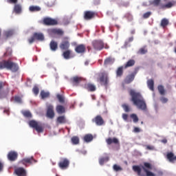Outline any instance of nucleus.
Listing matches in <instances>:
<instances>
[{"label": "nucleus", "instance_id": "nucleus-47", "mask_svg": "<svg viewBox=\"0 0 176 176\" xmlns=\"http://www.w3.org/2000/svg\"><path fill=\"white\" fill-rule=\"evenodd\" d=\"M158 91L161 96H164V93L166 91L164 90V87H163V85L158 86Z\"/></svg>", "mask_w": 176, "mask_h": 176}, {"label": "nucleus", "instance_id": "nucleus-32", "mask_svg": "<svg viewBox=\"0 0 176 176\" xmlns=\"http://www.w3.org/2000/svg\"><path fill=\"white\" fill-rule=\"evenodd\" d=\"M135 65V60L134 59H130L126 62V63L124 65V68H129L130 67H133V65Z\"/></svg>", "mask_w": 176, "mask_h": 176}, {"label": "nucleus", "instance_id": "nucleus-62", "mask_svg": "<svg viewBox=\"0 0 176 176\" xmlns=\"http://www.w3.org/2000/svg\"><path fill=\"white\" fill-rule=\"evenodd\" d=\"M4 113H7L8 115H9V110L8 109H6L3 111Z\"/></svg>", "mask_w": 176, "mask_h": 176}, {"label": "nucleus", "instance_id": "nucleus-19", "mask_svg": "<svg viewBox=\"0 0 176 176\" xmlns=\"http://www.w3.org/2000/svg\"><path fill=\"white\" fill-rule=\"evenodd\" d=\"M57 124H65L67 123V118L65 116H60L56 118Z\"/></svg>", "mask_w": 176, "mask_h": 176}, {"label": "nucleus", "instance_id": "nucleus-15", "mask_svg": "<svg viewBox=\"0 0 176 176\" xmlns=\"http://www.w3.org/2000/svg\"><path fill=\"white\" fill-rule=\"evenodd\" d=\"M36 160L34 159V157L23 158L20 161V163L23 164L24 166H27L28 164H32V163H36Z\"/></svg>", "mask_w": 176, "mask_h": 176}, {"label": "nucleus", "instance_id": "nucleus-23", "mask_svg": "<svg viewBox=\"0 0 176 176\" xmlns=\"http://www.w3.org/2000/svg\"><path fill=\"white\" fill-rule=\"evenodd\" d=\"M134 78H135V74H134V73L128 75L124 79V83H126V85L131 83V82L134 80Z\"/></svg>", "mask_w": 176, "mask_h": 176}, {"label": "nucleus", "instance_id": "nucleus-51", "mask_svg": "<svg viewBox=\"0 0 176 176\" xmlns=\"http://www.w3.org/2000/svg\"><path fill=\"white\" fill-rule=\"evenodd\" d=\"M14 101L16 102H19V104H21V98L20 96H15Z\"/></svg>", "mask_w": 176, "mask_h": 176}, {"label": "nucleus", "instance_id": "nucleus-14", "mask_svg": "<svg viewBox=\"0 0 176 176\" xmlns=\"http://www.w3.org/2000/svg\"><path fill=\"white\" fill-rule=\"evenodd\" d=\"M7 157L10 162H15L19 157V154L16 151H11L8 153Z\"/></svg>", "mask_w": 176, "mask_h": 176}, {"label": "nucleus", "instance_id": "nucleus-60", "mask_svg": "<svg viewBox=\"0 0 176 176\" xmlns=\"http://www.w3.org/2000/svg\"><path fill=\"white\" fill-rule=\"evenodd\" d=\"M2 170H3V164L0 162V173L2 171Z\"/></svg>", "mask_w": 176, "mask_h": 176}, {"label": "nucleus", "instance_id": "nucleus-41", "mask_svg": "<svg viewBox=\"0 0 176 176\" xmlns=\"http://www.w3.org/2000/svg\"><path fill=\"white\" fill-rule=\"evenodd\" d=\"M29 10H30V12H39L41 10V8L39 6H31L29 8Z\"/></svg>", "mask_w": 176, "mask_h": 176}, {"label": "nucleus", "instance_id": "nucleus-16", "mask_svg": "<svg viewBox=\"0 0 176 176\" xmlns=\"http://www.w3.org/2000/svg\"><path fill=\"white\" fill-rule=\"evenodd\" d=\"M92 122L96 123V126H102L105 122L101 116H96L94 119L92 120Z\"/></svg>", "mask_w": 176, "mask_h": 176}, {"label": "nucleus", "instance_id": "nucleus-9", "mask_svg": "<svg viewBox=\"0 0 176 176\" xmlns=\"http://www.w3.org/2000/svg\"><path fill=\"white\" fill-rule=\"evenodd\" d=\"M99 80L100 82V85L102 86H108V83L109 82V80L108 78V74L106 72H102L99 75Z\"/></svg>", "mask_w": 176, "mask_h": 176}, {"label": "nucleus", "instance_id": "nucleus-27", "mask_svg": "<svg viewBox=\"0 0 176 176\" xmlns=\"http://www.w3.org/2000/svg\"><path fill=\"white\" fill-rule=\"evenodd\" d=\"M58 19H52L50 17H45L43 19V23H58Z\"/></svg>", "mask_w": 176, "mask_h": 176}, {"label": "nucleus", "instance_id": "nucleus-56", "mask_svg": "<svg viewBox=\"0 0 176 176\" xmlns=\"http://www.w3.org/2000/svg\"><path fill=\"white\" fill-rule=\"evenodd\" d=\"M18 0H7L8 3H16Z\"/></svg>", "mask_w": 176, "mask_h": 176}, {"label": "nucleus", "instance_id": "nucleus-6", "mask_svg": "<svg viewBox=\"0 0 176 176\" xmlns=\"http://www.w3.org/2000/svg\"><path fill=\"white\" fill-rule=\"evenodd\" d=\"M5 82L0 81V100L6 98L9 94V88L7 87L6 89H3L5 86Z\"/></svg>", "mask_w": 176, "mask_h": 176}, {"label": "nucleus", "instance_id": "nucleus-34", "mask_svg": "<svg viewBox=\"0 0 176 176\" xmlns=\"http://www.w3.org/2000/svg\"><path fill=\"white\" fill-rule=\"evenodd\" d=\"M123 66L118 67L116 70V77L121 78L123 76Z\"/></svg>", "mask_w": 176, "mask_h": 176}, {"label": "nucleus", "instance_id": "nucleus-37", "mask_svg": "<svg viewBox=\"0 0 176 176\" xmlns=\"http://www.w3.org/2000/svg\"><path fill=\"white\" fill-rule=\"evenodd\" d=\"M14 34V31H13V30H10L4 32V36H6V38H10V36H13Z\"/></svg>", "mask_w": 176, "mask_h": 176}, {"label": "nucleus", "instance_id": "nucleus-59", "mask_svg": "<svg viewBox=\"0 0 176 176\" xmlns=\"http://www.w3.org/2000/svg\"><path fill=\"white\" fill-rule=\"evenodd\" d=\"M168 19L164 18L162 21L161 23H168Z\"/></svg>", "mask_w": 176, "mask_h": 176}, {"label": "nucleus", "instance_id": "nucleus-13", "mask_svg": "<svg viewBox=\"0 0 176 176\" xmlns=\"http://www.w3.org/2000/svg\"><path fill=\"white\" fill-rule=\"evenodd\" d=\"M96 15L97 14H96L95 12L85 11L84 12L83 18L85 20H93V19H94V17H96Z\"/></svg>", "mask_w": 176, "mask_h": 176}, {"label": "nucleus", "instance_id": "nucleus-2", "mask_svg": "<svg viewBox=\"0 0 176 176\" xmlns=\"http://www.w3.org/2000/svg\"><path fill=\"white\" fill-rule=\"evenodd\" d=\"M10 69L12 72H17L19 71V65L17 63L12 62L11 60L0 61V69Z\"/></svg>", "mask_w": 176, "mask_h": 176}, {"label": "nucleus", "instance_id": "nucleus-39", "mask_svg": "<svg viewBox=\"0 0 176 176\" xmlns=\"http://www.w3.org/2000/svg\"><path fill=\"white\" fill-rule=\"evenodd\" d=\"M14 11L16 14H20L21 13V6L16 4L14 7Z\"/></svg>", "mask_w": 176, "mask_h": 176}, {"label": "nucleus", "instance_id": "nucleus-29", "mask_svg": "<svg viewBox=\"0 0 176 176\" xmlns=\"http://www.w3.org/2000/svg\"><path fill=\"white\" fill-rule=\"evenodd\" d=\"M133 170L135 171V173H137L138 176H145V175L141 173V167L140 166H133Z\"/></svg>", "mask_w": 176, "mask_h": 176}, {"label": "nucleus", "instance_id": "nucleus-49", "mask_svg": "<svg viewBox=\"0 0 176 176\" xmlns=\"http://www.w3.org/2000/svg\"><path fill=\"white\" fill-rule=\"evenodd\" d=\"M113 170H114V171H122V170H123V168H122V167L119 166L118 164H114Z\"/></svg>", "mask_w": 176, "mask_h": 176}, {"label": "nucleus", "instance_id": "nucleus-26", "mask_svg": "<svg viewBox=\"0 0 176 176\" xmlns=\"http://www.w3.org/2000/svg\"><path fill=\"white\" fill-rule=\"evenodd\" d=\"M63 51V56L64 58H65V60H69L72 51L71 50H65Z\"/></svg>", "mask_w": 176, "mask_h": 176}, {"label": "nucleus", "instance_id": "nucleus-33", "mask_svg": "<svg viewBox=\"0 0 176 176\" xmlns=\"http://www.w3.org/2000/svg\"><path fill=\"white\" fill-rule=\"evenodd\" d=\"M21 113L25 118H28V119L32 118V113L28 110L22 111Z\"/></svg>", "mask_w": 176, "mask_h": 176}, {"label": "nucleus", "instance_id": "nucleus-22", "mask_svg": "<svg viewBox=\"0 0 176 176\" xmlns=\"http://www.w3.org/2000/svg\"><path fill=\"white\" fill-rule=\"evenodd\" d=\"M56 111L58 115H63V113H65V107L61 104H57L56 107Z\"/></svg>", "mask_w": 176, "mask_h": 176}, {"label": "nucleus", "instance_id": "nucleus-57", "mask_svg": "<svg viewBox=\"0 0 176 176\" xmlns=\"http://www.w3.org/2000/svg\"><path fill=\"white\" fill-rule=\"evenodd\" d=\"M45 25H56L57 23H44Z\"/></svg>", "mask_w": 176, "mask_h": 176}, {"label": "nucleus", "instance_id": "nucleus-46", "mask_svg": "<svg viewBox=\"0 0 176 176\" xmlns=\"http://www.w3.org/2000/svg\"><path fill=\"white\" fill-rule=\"evenodd\" d=\"M108 160H109V157H101L99 160V163L101 166H102V164H104L105 162H108Z\"/></svg>", "mask_w": 176, "mask_h": 176}, {"label": "nucleus", "instance_id": "nucleus-30", "mask_svg": "<svg viewBox=\"0 0 176 176\" xmlns=\"http://www.w3.org/2000/svg\"><path fill=\"white\" fill-rule=\"evenodd\" d=\"M40 96L42 100H45V98H49V97H50V93H49V91H45L44 90H42L41 91Z\"/></svg>", "mask_w": 176, "mask_h": 176}, {"label": "nucleus", "instance_id": "nucleus-48", "mask_svg": "<svg viewBox=\"0 0 176 176\" xmlns=\"http://www.w3.org/2000/svg\"><path fill=\"white\" fill-rule=\"evenodd\" d=\"M32 91L35 96H38V94H39V87H38V86H34L32 89Z\"/></svg>", "mask_w": 176, "mask_h": 176}, {"label": "nucleus", "instance_id": "nucleus-18", "mask_svg": "<svg viewBox=\"0 0 176 176\" xmlns=\"http://www.w3.org/2000/svg\"><path fill=\"white\" fill-rule=\"evenodd\" d=\"M17 176H27V171L23 168H17L14 170Z\"/></svg>", "mask_w": 176, "mask_h": 176}, {"label": "nucleus", "instance_id": "nucleus-40", "mask_svg": "<svg viewBox=\"0 0 176 176\" xmlns=\"http://www.w3.org/2000/svg\"><path fill=\"white\" fill-rule=\"evenodd\" d=\"M146 53H148V49H146V46L140 48L138 52V54H146Z\"/></svg>", "mask_w": 176, "mask_h": 176}, {"label": "nucleus", "instance_id": "nucleus-7", "mask_svg": "<svg viewBox=\"0 0 176 176\" xmlns=\"http://www.w3.org/2000/svg\"><path fill=\"white\" fill-rule=\"evenodd\" d=\"M71 46V44L69 43V40H68V38L65 37L63 38L62 41L59 44V47L62 52H64V50H69V47Z\"/></svg>", "mask_w": 176, "mask_h": 176}, {"label": "nucleus", "instance_id": "nucleus-35", "mask_svg": "<svg viewBox=\"0 0 176 176\" xmlns=\"http://www.w3.org/2000/svg\"><path fill=\"white\" fill-rule=\"evenodd\" d=\"M72 83L74 85H78L82 82V78L78 77V76H74L71 79Z\"/></svg>", "mask_w": 176, "mask_h": 176}, {"label": "nucleus", "instance_id": "nucleus-4", "mask_svg": "<svg viewBox=\"0 0 176 176\" xmlns=\"http://www.w3.org/2000/svg\"><path fill=\"white\" fill-rule=\"evenodd\" d=\"M28 124L32 129H35L38 133H43V126H42V124L36 122V120H32L29 121Z\"/></svg>", "mask_w": 176, "mask_h": 176}, {"label": "nucleus", "instance_id": "nucleus-58", "mask_svg": "<svg viewBox=\"0 0 176 176\" xmlns=\"http://www.w3.org/2000/svg\"><path fill=\"white\" fill-rule=\"evenodd\" d=\"M133 131H134V133H140V131H141V130L138 127H135L133 129Z\"/></svg>", "mask_w": 176, "mask_h": 176}, {"label": "nucleus", "instance_id": "nucleus-53", "mask_svg": "<svg viewBox=\"0 0 176 176\" xmlns=\"http://www.w3.org/2000/svg\"><path fill=\"white\" fill-rule=\"evenodd\" d=\"M147 151H154L155 150V146H150V145H147L146 146Z\"/></svg>", "mask_w": 176, "mask_h": 176}, {"label": "nucleus", "instance_id": "nucleus-28", "mask_svg": "<svg viewBox=\"0 0 176 176\" xmlns=\"http://www.w3.org/2000/svg\"><path fill=\"white\" fill-rule=\"evenodd\" d=\"M85 89L88 91H96V85L91 83H88L85 85Z\"/></svg>", "mask_w": 176, "mask_h": 176}, {"label": "nucleus", "instance_id": "nucleus-54", "mask_svg": "<svg viewBox=\"0 0 176 176\" xmlns=\"http://www.w3.org/2000/svg\"><path fill=\"white\" fill-rule=\"evenodd\" d=\"M168 25V23H161L160 26L162 27V28H166V27Z\"/></svg>", "mask_w": 176, "mask_h": 176}, {"label": "nucleus", "instance_id": "nucleus-21", "mask_svg": "<svg viewBox=\"0 0 176 176\" xmlns=\"http://www.w3.org/2000/svg\"><path fill=\"white\" fill-rule=\"evenodd\" d=\"M52 34L54 35H58L59 36H63L64 35V31L61 29L53 28L50 30Z\"/></svg>", "mask_w": 176, "mask_h": 176}, {"label": "nucleus", "instance_id": "nucleus-17", "mask_svg": "<svg viewBox=\"0 0 176 176\" xmlns=\"http://www.w3.org/2000/svg\"><path fill=\"white\" fill-rule=\"evenodd\" d=\"M75 52L78 54H83L86 52V45L81 44L75 47Z\"/></svg>", "mask_w": 176, "mask_h": 176}, {"label": "nucleus", "instance_id": "nucleus-20", "mask_svg": "<svg viewBox=\"0 0 176 176\" xmlns=\"http://www.w3.org/2000/svg\"><path fill=\"white\" fill-rule=\"evenodd\" d=\"M106 142L107 145H111L112 144H115L116 145L119 144V140L116 138H109L106 140Z\"/></svg>", "mask_w": 176, "mask_h": 176}, {"label": "nucleus", "instance_id": "nucleus-1", "mask_svg": "<svg viewBox=\"0 0 176 176\" xmlns=\"http://www.w3.org/2000/svg\"><path fill=\"white\" fill-rule=\"evenodd\" d=\"M129 94L131 97V101H132L133 105H135L141 111H146V103L140 92H135V91L131 89Z\"/></svg>", "mask_w": 176, "mask_h": 176}, {"label": "nucleus", "instance_id": "nucleus-10", "mask_svg": "<svg viewBox=\"0 0 176 176\" xmlns=\"http://www.w3.org/2000/svg\"><path fill=\"white\" fill-rule=\"evenodd\" d=\"M54 106L52 104L47 105V118L50 119H53L54 118Z\"/></svg>", "mask_w": 176, "mask_h": 176}, {"label": "nucleus", "instance_id": "nucleus-36", "mask_svg": "<svg viewBox=\"0 0 176 176\" xmlns=\"http://www.w3.org/2000/svg\"><path fill=\"white\" fill-rule=\"evenodd\" d=\"M93 135L91 134H87L84 136V141L85 142H91L93 141Z\"/></svg>", "mask_w": 176, "mask_h": 176}, {"label": "nucleus", "instance_id": "nucleus-5", "mask_svg": "<svg viewBox=\"0 0 176 176\" xmlns=\"http://www.w3.org/2000/svg\"><path fill=\"white\" fill-rule=\"evenodd\" d=\"M142 170L146 173V176H156V174L152 173L149 170H152V164L144 162V166H142Z\"/></svg>", "mask_w": 176, "mask_h": 176}, {"label": "nucleus", "instance_id": "nucleus-52", "mask_svg": "<svg viewBox=\"0 0 176 176\" xmlns=\"http://www.w3.org/2000/svg\"><path fill=\"white\" fill-rule=\"evenodd\" d=\"M160 101L163 103V104H166V102H167L168 101V99L167 98H164V97H162L160 98Z\"/></svg>", "mask_w": 176, "mask_h": 176}, {"label": "nucleus", "instance_id": "nucleus-12", "mask_svg": "<svg viewBox=\"0 0 176 176\" xmlns=\"http://www.w3.org/2000/svg\"><path fill=\"white\" fill-rule=\"evenodd\" d=\"M92 45L95 50H102L104 49V43L102 41L95 40L92 42Z\"/></svg>", "mask_w": 176, "mask_h": 176}, {"label": "nucleus", "instance_id": "nucleus-61", "mask_svg": "<svg viewBox=\"0 0 176 176\" xmlns=\"http://www.w3.org/2000/svg\"><path fill=\"white\" fill-rule=\"evenodd\" d=\"M161 142H162V144H167V139H163L161 140Z\"/></svg>", "mask_w": 176, "mask_h": 176}, {"label": "nucleus", "instance_id": "nucleus-31", "mask_svg": "<svg viewBox=\"0 0 176 176\" xmlns=\"http://www.w3.org/2000/svg\"><path fill=\"white\" fill-rule=\"evenodd\" d=\"M147 86H148V89H150V90L153 91L155 90V88H154L155 82L153 81V80H152V79L148 80Z\"/></svg>", "mask_w": 176, "mask_h": 176}, {"label": "nucleus", "instance_id": "nucleus-11", "mask_svg": "<svg viewBox=\"0 0 176 176\" xmlns=\"http://www.w3.org/2000/svg\"><path fill=\"white\" fill-rule=\"evenodd\" d=\"M58 167L61 168V170H65L67 167H69V160L67 158H63L58 164Z\"/></svg>", "mask_w": 176, "mask_h": 176}, {"label": "nucleus", "instance_id": "nucleus-3", "mask_svg": "<svg viewBox=\"0 0 176 176\" xmlns=\"http://www.w3.org/2000/svg\"><path fill=\"white\" fill-rule=\"evenodd\" d=\"M160 2H162V0H154L153 4L154 6H159L160 9H171L175 5V1L163 0L164 3Z\"/></svg>", "mask_w": 176, "mask_h": 176}, {"label": "nucleus", "instance_id": "nucleus-42", "mask_svg": "<svg viewBox=\"0 0 176 176\" xmlns=\"http://www.w3.org/2000/svg\"><path fill=\"white\" fill-rule=\"evenodd\" d=\"M56 98H58V102H59L60 104H64V103L65 102V98L63 96V95H61V94H57V95H56Z\"/></svg>", "mask_w": 176, "mask_h": 176}, {"label": "nucleus", "instance_id": "nucleus-55", "mask_svg": "<svg viewBox=\"0 0 176 176\" xmlns=\"http://www.w3.org/2000/svg\"><path fill=\"white\" fill-rule=\"evenodd\" d=\"M128 118H129V115H127V114H126V113H123V114H122V119H123L124 120H127Z\"/></svg>", "mask_w": 176, "mask_h": 176}, {"label": "nucleus", "instance_id": "nucleus-44", "mask_svg": "<svg viewBox=\"0 0 176 176\" xmlns=\"http://www.w3.org/2000/svg\"><path fill=\"white\" fill-rule=\"evenodd\" d=\"M122 108H123L124 112H130L131 111V108L127 104H122Z\"/></svg>", "mask_w": 176, "mask_h": 176}, {"label": "nucleus", "instance_id": "nucleus-63", "mask_svg": "<svg viewBox=\"0 0 176 176\" xmlns=\"http://www.w3.org/2000/svg\"><path fill=\"white\" fill-rule=\"evenodd\" d=\"M157 174H158L159 176H162V175H163V172H162V171H158V172H157Z\"/></svg>", "mask_w": 176, "mask_h": 176}, {"label": "nucleus", "instance_id": "nucleus-45", "mask_svg": "<svg viewBox=\"0 0 176 176\" xmlns=\"http://www.w3.org/2000/svg\"><path fill=\"white\" fill-rule=\"evenodd\" d=\"M130 117L131 119H133V122L134 123H138L139 119H138V116H137V114L132 113V114H131Z\"/></svg>", "mask_w": 176, "mask_h": 176}, {"label": "nucleus", "instance_id": "nucleus-8", "mask_svg": "<svg viewBox=\"0 0 176 176\" xmlns=\"http://www.w3.org/2000/svg\"><path fill=\"white\" fill-rule=\"evenodd\" d=\"M36 41H45V36L42 33H34L33 36L28 39L29 43H34Z\"/></svg>", "mask_w": 176, "mask_h": 176}, {"label": "nucleus", "instance_id": "nucleus-25", "mask_svg": "<svg viewBox=\"0 0 176 176\" xmlns=\"http://www.w3.org/2000/svg\"><path fill=\"white\" fill-rule=\"evenodd\" d=\"M115 63V58L112 56H109L104 60V65H112Z\"/></svg>", "mask_w": 176, "mask_h": 176}, {"label": "nucleus", "instance_id": "nucleus-24", "mask_svg": "<svg viewBox=\"0 0 176 176\" xmlns=\"http://www.w3.org/2000/svg\"><path fill=\"white\" fill-rule=\"evenodd\" d=\"M50 47L52 52H56L57 51V49H58V43H57V41H54L52 40L50 43Z\"/></svg>", "mask_w": 176, "mask_h": 176}, {"label": "nucleus", "instance_id": "nucleus-64", "mask_svg": "<svg viewBox=\"0 0 176 176\" xmlns=\"http://www.w3.org/2000/svg\"><path fill=\"white\" fill-rule=\"evenodd\" d=\"M134 40V38L133 37H130L129 38V42H133V41Z\"/></svg>", "mask_w": 176, "mask_h": 176}, {"label": "nucleus", "instance_id": "nucleus-50", "mask_svg": "<svg viewBox=\"0 0 176 176\" xmlns=\"http://www.w3.org/2000/svg\"><path fill=\"white\" fill-rule=\"evenodd\" d=\"M151 14H152V12H147L144 13L143 14V19H148V17L151 16Z\"/></svg>", "mask_w": 176, "mask_h": 176}, {"label": "nucleus", "instance_id": "nucleus-43", "mask_svg": "<svg viewBox=\"0 0 176 176\" xmlns=\"http://www.w3.org/2000/svg\"><path fill=\"white\" fill-rule=\"evenodd\" d=\"M72 142L74 145H78L79 144V138L78 136H73L72 138Z\"/></svg>", "mask_w": 176, "mask_h": 176}, {"label": "nucleus", "instance_id": "nucleus-38", "mask_svg": "<svg viewBox=\"0 0 176 176\" xmlns=\"http://www.w3.org/2000/svg\"><path fill=\"white\" fill-rule=\"evenodd\" d=\"M175 156H174V153L172 152L168 153L166 155V157L168 159V160H169V162H170V163H173L174 162V157Z\"/></svg>", "mask_w": 176, "mask_h": 176}]
</instances>
